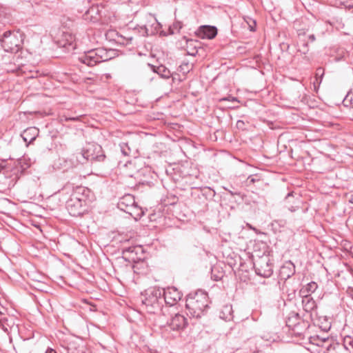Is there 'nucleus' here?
I'll return each instance as SVG.
<instances>
[{"label": "nucleus", "instance_id": "7ed1b4c3", "mask_svg": "<svg viewBox=\"0 0 353 353\" xmlns=\"http://www.w3.org/2000/svg\"><path fill=\"white\" fill-rule=\"evenodd\" d=\"M85 191L83 188H78L67 201L66 208L70 215L79 216L86 211L87 201L84 196Z\"/></svg>", "mask_w": 353, "mask_h": 353}, {"label": "nucleus", "instance_id": "2f4dec72", "mask_svg": "<svg viewBox=\"0 0 353 353\" xmlns=\"http://www.w3.org/2000/svg\"><path fill=\"white\" fill-rule=\"evenodd\" d=\"M24 161H25V159H23V160H22V159H21V160L19 161V163L21 165V168H22L23 170H26V169H27L28 168H29V166H30V164H29V163H24V165H23L22 163H23V162H24Z\"/></svg>", "mask_w": 353, "mask_h": 353}, {"label": "nucleus", "instance_id": "39448f33", "mask_svg": "<svg viewBox=\"0 0 353 353\" xmlns=\"http://www.w3.org/2000/svg\"><path fill=\"white\" fill-rule=\"evenodd\" d=\"M1 46L6 52H17L23 43V36L19 32L6 31L0 39Z\"/></svg>", "mask_w": 353, "mask_h": 353}, {"label": "nucleus", "instance_id": "6ab92c4d", "mask_svg": "<svg viewBox=\"0 0 353 353\" xmlns=\"http://www.w3.org/2000/svg\"><path fill=\"white\" fill-rule=\"evenodd\" d=\"M37 134L38 130L36 128H30L24 130L22 137L26 142L31 143L35 140Z\"/></svg>", "mask_w": 353, "mask_h": 353}, {"label": "nucleus", "instance_id": "f3484780", "mask_svg": "<svg viewBox=\"0 0 353 353\" xmlns=\"http://www.w3.org/2000/svg\"><path fill=\"white\" fill-rule=\"evenodd\" d=\"M149 66L152 69L153 72L157 73L161 78L167 79L171 77L170 71L163 65L155 66L149 64Z\"/></svg>", "mask_w": 353, "mask_h": 353}, {"label": "nucleus", "instance_id": "9d476101", "mask_svg": "<svg viewBox=\"0 0 353 353\" xmlns=\"http://www.w3.org/2000/svg\"><path fill=\"white\" fill-rule=\"evenodd\" d=\"M163 290V303L172 306L177 303L181 298V292L174 287H169Z\"/></svg>", "mask_w": 353, "mask_h": 353}, {"label": "nucleus", "instance_id": "b1692460", "mask_svg": "<svg viewBox=\"0 0 353 353\" xmlns=\"http://www.w3.org/2000/svg\"><path fill=\"white\" fill-rule=\"evenodd\" d=\"M66 350L67 353H83V350L77 347L74 343H70Z\"/></svg>", "mask_w": 353, "mask_h": 353}, {"label": "nucleus", "instance_id": "f8f14e48", "mask_svg": "<svg viewBox=\"0 0 353 353\" xmlns=\"http://www.w3.org/2000/svg\"><path fill=\"white\" fill-rule=\"evenodd\" d=\"M74 41L75 39L74 35H72L71 33L63 32L57 41V43L60 48L69 50L70 47H72V49H74V46H73Z\"/></svg>", "mask_w": 353, "mask_h": 353}, {"label": "nucleus", "instance_id": "cd10ccee", "mask_svg": "<svg viewBox=\"0 0 353 353\" xmlns=\"http://www.w3.org/2000/svg\"><path fill=\"white\" fill-rule=\"evenodd\" d=\"M299 50L303 54H305L308 52L309 49L307 43H303L300 47Z\"/></svg>", "mask_w": 353, "mask_h": 353}, {"label": "nucleus", "instance_id": "2eb2a0df", "mask_svg": "<svg viewBox=\"0 0 353 353\" xmlns=\"http://www.w3.org/2000/svg\"><path fill=\"white\" fill-rule=\"evenodd\" d=\"M302 305L303 310L307 312H311L316 308L315 301L309 294H304L303 296Z\"/></svg>", "mask_w": 353, "mask_h": 353}, {"label": "nucleus", "instance_id": "0eeeda50", "mask_svg": "<svg viewBox=\"0 0 353 353\" xmlns=\"http://www.w3.org/2000/svg\"><path fill=\"white\" fill-rule=\"evenodd\" d=\"M81 155L84 159L90 161H103L105 158L101 146L94 143L88 144Z\"/></svg>", "mask_w": 353, "mask_h": 353}, {"label": "nucleus", "instance_id": "f257e3e1", "mask_svg": "<svg viewBox=\"0 0 353 353\" xmlns=\"http://www.w3.org/2000/svg\"><path fill=\"white\" fill-rule=\"evenodd\" d=\"M143 308L150 314H157L162 310L163 304V290L158 288H150L141 295Z\"/></svg>", "mask_w": 353, "mask_h": 353}, {"label": "nucleus", "instance_id": "f704fd0d", "mask_svg": "<svg viewBox=\"0 0 353 353\" xmlns=\"http://www.w3.org/2000/svg\"><path fill=\"white\" fill-rule=\"evenodd\" d=\"M80 117H68V121H79L80 120Z\"/></svg>", "mask_w": 353, "mask_h": 353}, {"label": "nucleus", "instance_id": "bb28decb", "mask_svg": "<svg viewBox=\"0 0 353 353\" xmlns=\"http://www.w3.org/2000/svg\"><path fill=\"white\" fill-rule=\"evenodd\" d=\"M0 327H1V329L5 332H9V328H10V325H8V319H3L2 323H1V325L0 326Z\"/></svg>", "mask_w": 353, "mask_h": 353}, {"label": "nucleus", "instance_id": "72a5a7b5", "mask_svg": "<svg viewBox=\"0 0 353 353\" xmlns=\"http://www.w3.org/2000/svg\"><path fill=\"white\" fill-rule=\"evenodd\" d=\"M59 121L61 123L67 122V121H68V117H67L65 115H61L59 117Z\"/></svg>", "mask_w": 353, "mask_h": 353}, {"label": "nucleus", "instance_id": "58836bf2", "mask_svg": "<svg viewBox=\"0 0 353 353\" xmlns=\"http://www.w3.org/2000/svg\"><path fill=\"white\" fill-rule=\"evenodd\" d=\"M3 168H4V167H3V166L0 165V172H1V170H2Z\"/></svg>", "mask_w": 353, "mask_h": 353}, {"label": "nucleus", "instance_id": "9b49d317", "mask_svg": "<svg viewBox=\"0 0 353 353\" xmlns=\"http://www.w3.org/2000/svg\"><path fill=\"white\" fill-rule=\"evenodd\" d=\"M188 325L187 319L182 314H176L170 320L169 326L172 330H182Z\"/></svg>", "mask_w": 353, "mask_h": 353}, {"label": "nucleus", "instance_id": "4468645a", "mask_svg": "<svg viewBox=\"0 0 353 353\" xmlns=\"http://www.w3.org/2000/svg\"><path fill=\"white\" fill-rule=\"evenodd\" d=\"M295 273V265L291 261L286 262L281 268L280 274L284 279H288Z\"/></svg>", "mask_w": 353, "mask_h": 353}, {"label": "nucleus", "instance_id": "6e6552de", "mask_svg": "<svg viewBox=\"0 0 353 353\" xmlns=\"http://www.w3.org/2000/svg\"><path fill=\"white\" fill-rule=\"evenodd\" d=\"M254 268L256 273L263 277H270L273 272L272 265L268 256H261L255 260Z\"/></svg>", "mask_w": 353, "mask_h": 353}, {"label": "nucleus", "instance_id": "423d86ee", "mask_svg": "<svg viewBox=\"0 0 353 353\" xmlns=\"http://www.w3.org/2000/svg\"><path fill=\"white\" fill-rule=\"evenodd\" d=\"M118 208L131 216L141 217L143 214V212L135 203L134 196L130 194H125L120 199Z\"/></svg>", "mask_w": 353, "mask_h": 353}, {"label": "nucleus", "instance_id": "7c9ffc66", "mask_svg": "<svg viewBox=\"0 0 353 353\" xmlns=\"http://www.w3.org/2000/svg\"><path fill=\"white\" fill-rule=\"evenodd\" d=\"M323 74H324L323 69L322 68H318L316 69V77L320 76V78H321L320 82L322 80V77H323Z\"/></svg>", "mask_w": 353, "mask_h": 353}, {"label": "nucleus", "instance_id": "5701e85b", "mask_svg": "<svg viewBox=\"0 0 353 353\" xmlns=\"http://www.w3.org/2000/svg\"><path fill=\"white\" fill-rule=\"evenodd\" d=\"M317 287L316 283L312 281L307 283L305 288H302L300 290V293L303 296L304 294H307V293L314 292L317 289Z\"/></svg>", "mask_w": 353, "mask_h": 353}, {"label": "nucleus", "instance_id": "c756f323", "mask_svg": "<svg viewBox=\"0 0 353 353\" xmlns=\"http://www.w3.org/2000/svg\"><path fill=\"white\" fill-rule=\"evenodd\" d=\"M180 68L181 71L185 73L186 72H189L190 69L192 68V65L190 66L188 63H183L180 65Z\"/></svg>", "mask_w": 353, "mask_h": 353}, {"label": "nucleus", "instance_id": "20e7f679", "mask_svg": "<svg viewBox=\"0 0 353 353\" xmlns=\"http://www.w3.org/2000/svg\"><path fill=\"white\" fill-rule=\"evenodd\" d=\"M112 50H107L104 48H97L91 50L79 57V61L88 65L94 66L97 63L105 62L112 58Z\"/></svg>", "mask_w": 353, "mask_h": 353}, {"label": "nucleus", "instance_id": "ea45409f", "mask_svg": "<svg viewBox=\"0 0 353 353\" xmlns=\"http://www.w3.org/2000/svg\"><path fill=\"white\" fill-rule=\"evenodd\" d=\"M290 210H291L292 212H293V211H294L295 210H294V209H293V208H291V209H290Z\"/></svg>", "mask_w": 353, "mask_h": 353}, {"label": "nucleus", "instance_id": "c85d7f7f", "mask_svg": "<svg viewBox=\"0 0 353 353\" xmlns=\"http://www.w3.org/2000/svg\"><path fill=\"white\" fill-rule=\"evenodd\" d=\"M8 9L3 6L0 4V19L5 18L7 15Z\"/></svg>", "mask_w": 353, "mask_h": 353}, {"label": "nucleus", "instance_id": "1a4fd4ad", "mask_svg": "<svg viewBox=\"0 0 353 353\" xmlns=\"http://www.w3.org/2000/svg\"><path fill=\"white\" fill-rule=\"evenodd\" d=\"M145 23L141 27L142 35L144 37L153 35L157 33L161 28V24L151 14L145 16Z\"/></svg>", "mask_w": 353, "mask_h": 353}, {"label": "nucleus", "instance_id": "4be33fe9", "mask_svg": "<svg viewBox=\"0 0 353 353\" xmlns=\"http://www.w3.org/2000/svg\"><path fill=\"white\" fill-rule=\"evenodd\" d=\"M220 317L225 321H231L233 319L232 308L230 305H225L223 307Z\"/></svg>", "mask_w": 353, "mask_h": 353}, {"label": "nucleus", "instance_id": "a211bd4d", "mask_svg": "<svg viewBox=\"0 0 353 353\" xmlns=\"http://www.w3.org/2000/svg\"><path fill=\"white\" fill-rule=\"evenodd\" d=\"M309 327V324L306 321H299V323L290 329L292 331V334L296 336H301L304 334L307 329Z\"/></svg>", "mask_w": 353, "mask_h": 353}, {"label": "nucleus", "instance_id": "a878e982", "mask_svg": "<svg viewBox=\"0 0 353 353\" xmlns=\"http://www.w3.org/2000/svg\"><path fill=\"white\" fill-rule=\"evenodd\" d=\"M344 102L345 103V105H349L353 108V94H349L345 98Z\"/></svg>", "mask_w": 353, "mask_h": 353}, {"label": "nucleus", "instance_id": "ddd939ff", "mask_svg": "<svg viewBox=\"0 0 353 353\" xmlns=\"http://www.w3.org/2000/svg\"><path fill=\"white\" fill-rule=\"evenodd\" d=\"M196 34L201 39H212L217 34V29L214 26H203L198 29Z\"/></svg>", "mask_w": 353, "mask_h": 353}, {"label": "nucleus", "instance_id": "f03ea898", "mask_svg": "<svg viewBox=\"0 0 353 353\" xmlns=\"http://www.w3.org/2000/svg\"><path fill=\"white\" fill-rule=\"evenodd\" d=\"M208 296L206 292L199 290L190 294L186 299L185 306L191 316L200 318L208 307Z\"/></svg>", "mask_w": 353, "mask_h": 353}, {"label": "nucleus", "instance_id": "473e14b6", "mask_svg": "<svg viewBox=\"0 0 353 353\" xmlns=\"http://www.w3.org/2000/svg\"><path fill=\"white\" fill-rule=\"evenodd\" d=\"M256 181V179L255 178H254L252 176H249L247 179V182L249 184L254 183H255Z\"/></svg>", "mask_w": 353, "mask_h": 353}, {"label": "nucleus", "instance_id": "c9c22d12", "mask_svg": "<svg viewBox=\"0 0 353 353\" xmlns=\"http://www.w3.org/2000/svg\"><path fill=\"white\" fill-rule=\"evenodd\" d=\"M347 294L352 298V299L353 300V289H348L347 290Z\"/></svg>", "mask_w": 353, "mask_h": 353}, {"label": "nucleus", "instance_id": "4c0bfd02", "mask_svg": "<svg viewBox=\"0 0 353 353\" xmlns=\"http://www.w3.org/2000/svg\"><path fill=\"white\" fill-rule=\"evenodd\" d=\"M315 39H316V38H315V36H314V34H310V35L309 36V40H310L311 42L314 41H315Z\"/></svg>", "mask_w": 353, "mask_h": 353}, {"label": "nucleus", "instance_id": "e433bc0d", "mask_svg": "<svg viewBox=\"0 0 353 353\" xmlns=\"http://www.w3.org/2000/svg\"><path fill=\"white\" fill-rule=\"evenodd\" d=\"M46 353H57V352L52 348H48L46 351Z\"/></svg>", "mask_w": 353, "mask_h": 353}, {"label": "nucleus", "instance_id": "412c9836", "mask_svg": "<svg viewBox=\"0 0 353 353\" xmlns=\"http://www.w3.org/2000/svg\"><path fill=\"white\" fill-rule=\"evenodd\" d=\"M298 313L292 312L290 314L288 319L286 320V325L291 328L299 323V321H303Z\"/></svg>", "mask_w": 353, "mask_h": 353}, {"label": "nucleus", "instance_id": "393cba45", "mask_svg": "<svg viewBox=\"0 0 353 353\" xmlns=\"http://www.w3.org/2000/svg\"><path fill=\"white\" fill-rule=\"evenodd\" d=\"M119 146H120L121 152L124 156L129 155L130 149L127 143H121L119 144Z\"/></svg>", "mask_w": 353, "mask_h": 353}, {"label": "nucleus", "instance_id": "aec40b11", "mask_svg": "<svg viewBox=\"0 0 353 353\" xmlns=\"http://www.w3.org/2000/svg\"><path fill=\"white\" fill-rule=\"evenodd\" d=\"M310 341L311 343L319 347H322L325 349L326 346L332 344L330 343L331 341L329 339L320 338L319 336H311Z\"/></svg>", "mask_w": 353, "mask_h": 353}, {"label": "nucleus", "instance_id": "dca6fc26", "mask_svg": "<svg viewBox=\"0 0 353 353\" xmlns=\"http://www.w3.org/2000/svg\"><path fill=\"white\" fill-rule=\"evenodd\" d=\"M326 353H351L350 350L343 344L334 343L325 347Z\"/></svg>", "mask_w": 353, "mask_h": 353}]
</instances>
